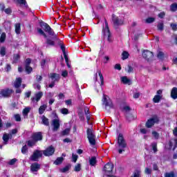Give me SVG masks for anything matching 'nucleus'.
<instances>
[{
  "mask_svg": "<svg viewBox=\"0 0 177 177\" xmlns=\"http://www.w3.org/2000/svg\"><path fill=\"white\" fill-rule=\"evenodd\" d=\"M102 106H105V109H111L113 107V102L111 101V99L106 95H103L102 99Z\"/></svg>",
  "mask_w": 177,
  "mask_h": 177,
  "instance_id": "obj_4",
  "label": "nucleus"
},
{
  "mask_svg": "<svg viewBox=\"0 0 177 177\" xmlns=\"http://www.w3.org/2000/svg\"><path fill=\"white\" fill-rule=\"evenodd\" d=\"M87 138L91 146L96 145V136H95V133H93V131L91 129H87Z\"/></svg>",
  "mask_w": 177,
  "mask_h": 177,
  "instance_id": "obj_3",
  "label": "nucleus"
},
{
  "mask_svg": "<svg viewBox=\"0 0 177 177\" xmlns=\"http://www.w3.org/2000/svg\"><path fill=\"white\" fill-rule=\"evenodd\" d=\"M171 12H176L177 10V4L176 3H174L171 6L170 8Z\"/></svg>",
  "mask_w": 177,
  "mask_h": 177,
  "instance_id": "obj_40",
  "label": "nucleus"
},
{
  "mask_svg": "<svg viewBox=\"0 0 177 177\" xmlns=\"http://www.w3.org/2000/svg\"><path fill=\"white\" fill-rule=\"evenodd\" d=\"M21 28H20V24H17L15 25V32L16 34H20Z\"/></svg>",
  "mask_w": 177,
  "mask_h": 177,
  "instance_id": "obj_34",
  "label": "nucleus"
},
{
  "mask_svg": "<svg viewBox=\"0 0 177 177\" xmlns=\"http://www.w3.org/2000/svg\"><path fill=\"white\" fill-rule=\"evenodd\" d=\"M46 109V105L44 104L41 106L39 109V113L44 114V111H45Z\"/></svg>",
  "mask_w": 177,
  "mask_h": 177,
  "instance_id": "obj_29",
  "label": "nucleus"
},
{
  "mask_svg": "<svg viewBox=\"0 0 177 177\" xmlns=\"http://www.w3.org/2000/svg\"><path fill=\"white\" fill-rule=\"evenodd\" d=\"M171 97L172 99H177V88L174 87L172 88L171 92Z\"/></svg>",
  "mask_w": 177,
  "mask_h": 177,
  "instance_id": "obj_22",
  "label": "nucleus"
},
{
  "mask_svg": "<svg viewBox=\"0 0 177 177\" xmlns=\"http://www.w3.org/2000/svg\"><path fill=\"white\" fill-rule=\"evenodd\" d=\"M52 125L53 127V131H57L60 128V120L58 118L54 119L52 122Z\"/></svg>",
  "mask_w": 177,
  "mask_h": 177,
  "instance_id": "obj_13",
  "label": "nucleus"
},
{
  "mask_svg": "<svg viewBox=\"0 0 177 177\" xmlns=\"http://www.w3.org/2000/svg\"><path fill=\"white\" fill-rule=\"evenodd\" d=\"M28 150V148L26 147V145H24L21 149V153L22 154H26Z\"/></svg>",
  "mask_w": 177,
  "mask_h": 177,
  "instance_id": "obj_44",
  "label": "nucleus"
},
{
  "mask_svg": "<svg viewBox=\"0 0 177 177\" xmlns=\"http://www.w3.org/2000/svg\"><path fill=\"white\" fill-rule=\"evenodd\" d=\"M153 53H151L149 50H145L142 52V57L145 59V60H147L148 62L149 60H151L153 59Z\"/></svg>",
  "mask_w": 177,
  "mask_h": 177,
  "instance_id": "obj_9",
  "label": "nucleus"
},
{
  "mask_svg": "<svg viewBox=\"0 0 177 177\" xmlns=\"http://www.w3.org/2000/svg\"><path fill=\"white\" fill-rule=\"evenodd\" d=\"M174 176H175V174L172 171H171L170 173H167L165 174V177H174Z\"/></svg>",
  "mask_w": 177,
  "mask_h": 177,
  "instance_id": "obj_56",
  "label": "nucleus"
},
{
  "mask_svg": "<svg viewBox=\"0 0 177 177\" xmlns=\"http://www.w3.org/2000/svg\"><path fill=\"white\" fill-rule=\"evenodd\" d=\"M30 108H25L23 110V115H27L28 114V113H30Z\"/></svg>",
  "mask_w": 177,
  "mask_h": 177,
  "instance_id": "obj_43",
  "label": "nucleus"
},
{
  "mask_svg": "<svg viewBox=\"0 0 177 177\" xmlns=\"http://www.w3.org/2000/svg\"><path fill=\"white\" fill-rule=\"evenodd\" d=\"M48 77L49 78H51L53 82H56V81H59L60 80V75L57 73H50Z\"/></svg>",
  "mask_w": 177,
  "mask_h": 177,
  "instance_id": "obj_15",
  "label": "nucleus"
},
{
  "mask_svg": "<svg viewBox=\"0 0 177 177\" xmlns=\"http://www.w3.org/2000/svg\"><path fill=\"white\" fill-rule=\"evenodd\" d=\"M4 27L6 30H10V22H5Z\"/></svg>",
  "mask_w": 177,
  "mask_h": 177,
  "instance_id": "obj_52",
  "label": "nucleus"
},
{
  "mask_svg": "<svg viewBox=\"0 0 177 177\" xmlns=\"http://www.w3.org/2000/svg\"><path fill=\"white\" fill-rule=\"evenodd\" d=\"M16 133H17V129H14L9 133L4 134L3 136L4 145H6V143H8V140H9V139H12L13 135H16Z\"/></svg>",
  "mask_w": 177,
  "mask_h": 177,
  "instance_id": "obj_7",
  "label": "nucleus"
},
{
  "mask_svg": "<svg viewBox=\"0 0 177 177\" xmlns=\"http://www.w3.org/2000/svg\"><path fill=\"white\" fill-rule=\"evenodd\" d=\"M131 177H140V169L135 170Z\"/></svg>",
  "mask_w": 177,
  "mask_h": 177,
  "instance_id": "obj_33",
  "label": "nucleus"
},
{
  "mask_svg": "<svg viewBox=\"0 0 177 177\" xmlns=\"http://www.w3.org/2000/svg\"><path fill=\"white\" fill-rule=\"evenodd\" d=\"M14 117H15V120L21 121V118L20 117V115L17 114V115H15Z\"/></svg>",
  "mask_w": 177,
  "mask_h": 177,
  "instance_id": "obj_58",
  "label": "nucleus"
},
{
  "mask_svg": "<svg viewBox=\"0 0 177 177\" xmlns=\"http://www.w3.org/2000/svg\"><path fill=\"white\" fill-rule=\"evenodd\" d=\"M176 146H177V140L176 139L171 140L169 141V149H172V147H173V150H175V149H176Z\"/></svg>",
  "mask_w": 177,
  "mask_h": 177,
  "instance_id": "obj_19",
  "label": "nucleus"
},
{
  "mask_svg": "<svg viewBox=\"0 0 177 177\" xmlns=\"http://www.w3.org/2000/svg\"><path fill=\"white\" fill-rule=\"evenodd\" d=\"M64 159L62 157L57 158V160L54 162V164L55 165H59V164H62L63 162V160Z\"/></svg>",
  "mask_w": 177,
  "mask_h": 177,
  "instance_id": "obj_27",
  "label": "nucleus"
},
{
  "mask_svg": "<svg viewBox=\"0 0 177 177\" xmlns=\"http://www.w3.org/2000/svg\"><path fill=\"white\" fill-rule=\"evenodd\" d=\"M26 71L27 74H30L32 71V68L30 66V63H31V59H26Z\"/></svg>",
  "mask_w": 177,
  "mask_h": 177,
  "instance_id": "obj_14",
  "label": "nucleus"
},
{
  "mask_svg": "<svg viewBox=\"0 0 177 177\" xmlns=\"http://www.w3.org/2000/svg\"><path fill=\"white\" fill-rule=\"evenodd\" d=\"M158 59H160V60H162V59H164V53L162 52H159L158 53Z\"/></svg>",
  "mask_w": 177,
  "mask_h": 177,
  "instance_id": "obj_51",
  "label": "nucleus"
},
{
  "mask_svg": "<svg viewBox=\"0 0 177 177\" xmlns=\"http://www.w3.org/2000/svg\"><path fill=\"white\" fill-rule=\"evenodd\" d=\"M145 174H147V175H150V174H151V169L149 168H146L145 171Z\"/></svg>",
  "mask_w": 177,
  "mask_h": 177,
  "instance_id": "obj_60",
  "label": "nucleus"
},
{
  "mask_svg": "<svg viewBox=\"0 0 177 177\" xmlns=\"http://www.w3.org/2000/svg\"><path fill=\"white\" fill-rule=\"evenodd\" d=\"M46 44L50 46H53L55 45V41L53 40H50V39H47Z\"/></svg>",
  "mask_w": 177,
  "mask_h": 177,
  "instance_id": "obj_39",
  "label": "nucleus"
},
{
  "mask_svg": "<svg viewBox=\"0 0 177 177\" xmlns=\"http://www.w3.org/2000/svg\"><path fill=\"white\" fill-rule=\"evenodd\" d=\"M21 85V78L17 77L15 81L14 82V86L15 88H19Z\"/></svg>",
  "mask_w": 177,
  "mask_h": 177,
  "instance_id": "obj_24",
  "label": "nucleus"
},
{
  "mask_svg": "<svg viewBox=\"0 0 177 177\" xmlns=\"http://www.w3.org/2000/svg\"><path fill=\"white\" fill-rule=\"evenodd\" d=\"M43 154L42 151L35 150L30 157V161H38V160L42 157Z\"/></svg>",
  "mask_w": 177,
  "mask_h": 177,
  "instance_id": "obj_6",
  "label": "nucleus"
},
{
  "mask_svg": "<svg viewBox=\"0 0 177 177\" xmlns=\"http://www.w3.org/2000/svg\"><path fill=\"white\" fill-rule=\"evenodd\" d=\"M97 74L100 77V86H103L104 85V79L103 78V75L102 74V72L100 71H97V72L95 73L94 76L95 81H97Z\"/></svg>",
  "mask_w": 177,
  "mask_h": 177,
  "instance_id": "obj_11",
  "label": "nucleus"
},
{
  "mask_svg": "<svg viewBox=\"0 0 177 177\" xmlns=\"http://www.w3.org/2000/svg\"><path fill=\"white\" fill-rule=\"evenodd\" d=\"M10 93H12V90L10 89H6V90H2L0 92V96H1V97H8V96L10 95Z\"/></svg>",
  "mask_w": 177,
  "mask_h": 177,
  "instance_id": "obj_16",
  "label": "nucleus"
},
{
  "mask_svg": "<svg viewBox=\"0 0 177 177\" xmlns=\"http://www.w3.org/2000/svg\"><path fill=\"white\" fill-rule=\"evenodd\" d=\"M60 113H62V114H64V115H67L68 114V109L66 108H63L60 109Z\"/></svg>",
  "mask_w": 177,
  "mask_h": 177,
  "instance_id": "obj_41",
  "label": "nucleus"
},
{
  "mask_svg": "<svg viewBox=\"0 0 177 177\" xmlns=\"http://www.w3.org/2000/svg\"><path fill=\"white\" fill-rule=\"evenodd\" d=\"M127 73H132L133 71V68L131 66H127V68H126Z\"/></svg>",
  "mask_w": 177,
  "mask_h": 177,
  "instance_id": "obj_57",
  "label": "nucleus"
},
{
  "mask_svg": "<svg viewBox=\"0 0 177 177\" xmlns=\"http://www.w3.org/2000/svg\"><path fill=\"white\" fill-rule=\"evenodd\" d=\"M84 113H85L86 115H87L86 118H87L88 124H92V122H91V121H90L91 120V117H89V115H88V114H89V109L85 108Z\"/></svg>",
  "mask_w": 177,
  "mask_h": 177,
  "instance_id": "obj_25",
  "label": "nucleus"
},
{
  "mask_svg": "<svg viewBox=\"0 0 177 177\" xmlns=\"http://www.w3.org/2000/svg\"><path fill=\"white\" fill-rule=\"evenodd\" d=\"M41 169V165L38 162H33L30 165V172L37 175V172Z\"/></svg>",
  "mask_w": 177,
  "mask_h": 177,
  "instance_id": "obj_8",
  "label": "nucleus"
},
{
  "mask_svg": "<svg viewBox=\"0 0 177 177\" xmlns=\"http://www.w3.org/2000/svg\"><path fill=\"white\" fill-rule=\"evenodd\" d=\"M109 60H110V57L105 56L104 57V64H107V63H109Z\"/></svg>",
  "mask_w": 177,
  "mask_h": 177,
  "instance_id": "obj_55",
  "label": "nucleus"
},
{
  "mask_svg": "<svg viewBox=\"0 0 177 177\" xmlns=\"http://www.w3.org/2000/svg\"><path fill=\"white\" fill-rule=\"evenodd\" d=\"M161 97H162L161 95H155L153 99V103H159L160 100H161Z\"/></svg>",
  "mask_w": 177,
  "mask_h": 177,
  "instance_id": "obj_26",
  "label": "nucleus"
},
{
  "mask_svg": "<svg viewBox=\"0 0 177 177\" xmlns=\"http://www.w3.org/2000/svg\"><path fill=\"white\" fill-rule=\"evenodd\" d=\"M152 147H153V150L154 153H156V151H157V144H153Z\"/></svg>",
  "mask_w": 177,
  "mask_h": 177,
  "instance_id": "obj_64",
  "label": "nucleus"
},
{
  "mask_svg": "<svg viewBox=\"0 0 177 177\" xmlns=\"http://www.w3.org/2000/svg\"><path fill=\"white\" fill-rule=\"evenodd\" d=\"M42 151H43V154H44L46 157H49L50 156H53V154L55 153V148L50 146Z\"/></svg>",
  "mask_w": 177,
  "mask_h": 177,
  "instance_id": "obj_12",
  "label": "nucleus"
},
{
  "mask_svg": "<svg viewBox=\"0 0 177 177\" xmlns=\"http://www.w3.org/2000/svg\"><path fill=\"white\" fill-rule=\"evenodd\" d=\"M75 171L76 172H79V171H81V164H77L76 166H75Z\"/></svg>",
  "mask_w": 177,
  "mask_h": 177,
  "instance_id": "obj_50",
  "label": "nucleus"
},
{
  "mask_svg": "<svg viewBox=\"0 0 177 177\" xmlns=\"http://www.w3.org/2000/svg\"><path fill=\"white\" fill-rule=\"evenodd\" d=\"M62 75V77H67V75H68V72H67V71H63Z\"/></svg>",
  "mask_w": 177,
  "mask_h": 177,
  "instance_id": "obj_63",
  "label": "nucleus"
},
{
  "mask_svg": "<svg viewBox=\"0 0 177 177\" xmlns=\"http://www.w3.org/2000/svg\"><path fill=\"white\" fill-rule=\"evenodd\" d=\"M72 159H73V162H77V160H78V155L73 153Z\"/></svg>",
  "mask_w": 177,
  "mask_h": 177,
  "instance_id": "obj_47",
  "label": "nucleus"
},
{
  "mask_svg": "<svg viewBox=\"0 0 177 177\" xmlns=\"http://www.w3.org/2000/svg\"><path fill=\"white\" fill-rule=\"evenodd\" d=\"M171 30H173L174 31H176L177 30V24H170Z\"/></svg>",
  "mask_w": 177,
  "mask_h": 177,
  "instance_id": "obj_53",
  "label": "nucleus"
},
{
  "mask_svg": "<svg viewBox=\"0 0 177 177\" xmlns=\"http://www.w3.org/2000/svg\"><path fill=\"white\" fill-rule=\"evenodd\" d=\"M156 122H158V118L153 117L149 120H147L146 122V127L147 128H151L154 124H156Z\"/></svg>",
  "mask_w": 177,
  "mask_h": 177,
  "instance_id": "obj_10",
  "label": "nucleus"
},
{
  "mask_svg": "<svg viewBox=\"0 0 177 177\" xmlns=\"http://www.w3.org/2000/svg\"><path fill=\"white\" fill-rule=\"evenodd\" d=\"M32 139H34L36 142H38V140H42V134L41 132L34 133L32 136Z\"/></svg>",
  "mask_w": 177,
  "mask_h": 177,
  "instance_id": "obj_20",
  "label": "nucleus"
},
{
  "mask_svg": "<svg viewBox=\"0 0 177 177\" xmlns=\"http://www.w3.org/2000/svg\"><path fill=\"white\" fill-rule=\"evenodd\" d=\"M5 39H6V33L3 32L0 37V42H5Z\"/></svg>",
  "mask_w": 177,
  "mask_h": 177,
  "instance_id": "obj_38",
  "label": "nucleus"
},
{
  "mask_svg": "<svg viewBox=\"0 0 177 177\" xmlns=\"http://www.w3.org/2000/svg\"><path fill=\"white\" fill-rule=\"evenodd\" d=\"M71 130V128H67L65 130H64L62 132V135L63 136H66V135H68L70 133V131Z\"/></svg>",
  "mask_w": 177,
  "mask_h": 177,
  "instance_id": "obj_31",
  "label": "nucleus"
},
{
  "mask_svg": "<svg viewBox=\"0 0 177 177\" xmlns=\"http://www.w3.org/2000/svg\"><path fill=\"white\" fill-rule=\"evenodd\" d=\"M37 143V141L32 138V140H30L28 141V146H34Z\"/></svg>",
  "mask_w": 177,
  "mask_h": 177,
  "instance_id": "obj_36",
  "label": "nucleus"
},
{
  "mask_svg": "<svg viewBox=\"0 0 177 177\" xmlns=\"http://www.w3.org/2000/svg\"><path fill=\"white\" fill-rule=\"evenodd\" d=\"M0 55L1 56H5L6 55V48L3 46L0 48Z\"/></svg>",
  "mask_w": 177,
  "mask_h": 177,
  "instance_id": "obj_30",
  "label": "nucleus"
},
{
  "mask_svg": "<svg viewBox=\"0 0 177 177\" xmlns=\"http://www.w3.org/2000/svg\"><path fill=\"white\" fill-rule=\"evenodd\" d=\"M154 21V18L153 17H149L146 19V23L150 24L153 23Z\"/></svg>",
  "mask_w": 177,
  "mask_h": 177,
  "instance_id": "obj_54",
  "label": "nucleus"
},
{
  "mask_svg": "<svg viewBox=\"0 0 177 177\" xmlns=\"http://www.w3.org/2000/svg\"><path fill=\"white\" fill-rule=\"evenodd\" d=\"M89 162H90V165H95L96 164V158L95 157H92L90 160H89Z\"/></svg>",
  "mask_w": 177,
  "mask_h": 177,
  "instance_id": "obj_35",
  "label": "nucleus"
},
{
  "mask_svg": "<svg viewBox=\"0 0 177 177\" xmlns=\"http://www.w3.org/2000/svg\"><path fill=\"white\" fill-rule=\"evenodd\" d=\"M140 132L143 135H146V133H148L149 131L147 129H140Z\"/></svg>",
  "mask_w": 177,
  "mask_h": 177,
  "instance_id": "obj_48",
  "label": "nucleus"
},
{
  "mask_svg": "<svg viewBox=\"0 0 177 177\" xmlns=\"http://www.w3.org/2000/svg\"><path fill=\"white\" fill-rule=\"evenodd\" d=\"M115 147L119 154H122V153L125 151L127 141H125V138H124V135H122V133H119Z\"/></svg>",
  "mask_w": 177,
  "mask_h": 177,
  "instance_id": "obj_1",
  "label": "nucleus"
},
{
  "mask_svg": "<svg viewBox=\"0 0 177 177\" xmlns=\"http://www.w3.org/2000/svg\"><path fill=\"white\" fill-rule=\"evenodd\" d=\"M44 94L42 93V92H39L37 93H36L35 95V97L32 98V102H39V100H41V97H42V95Z\"/></svg>",
  "mask_w": 177,
  "mask_h": 177,
  "instance_id": "obj_18",
  "label": "nucleus"
},
{
  "mask_svg": "<svg viewBox=\"0 0 177 177\" xmlns=\"http://www.w3.org/2000/svg\"><path fill=\"white\" fill-rule=\"evenodd\" d=\"M139 96H140V93H135L133 95V97L134 99H139Z\"/></svg>",
  "mask_w": 177,
  "mask_h": 177,
  "instance_id": "obj_62",
  "label": "nucleus"
},
{
  "mask_svg": "<svg viewBox=\"0 0 177 177\" xmlns=\"http://www.w3.org/2000/svg\"><path fill=\"white\" fill-rule=\"evenodd\" d=\"M113 24L114 26H121V24H122V21L118 17H113Z\"/></svg>",
  "mask_w": 177,
  "mask_h": 177,
  "instance_id": "obj_23",
  "label": "nucleus"
},
{
  "mask_svg": "<svg viewBox=\"0 0 177 177\" xmlns=\"http://www.w3.org/2000/svg\"><path fill=\"white\" fill-rule=\"evenodd\" d=\"M50 61L49 59H43L41 62V66L44 67L46 63H48Z\"/></svg>",
  "mask_w": 177,
  "mask_h": 177,
  "instance_id": "obj_46",
  "label": "nucleus"
},
{
  "mask_svg": "<svg viewBox=\"0 0 177 177\" xmlns=\"http://www.w3.org/2000/svg\"><path fill=\"white\" fill-rule=\"evenodd\" d=\"M37 32L40 35H43V37H44V38H46V34H45V32H44V30H42V29L41 28H37Z\"/></svg>",
  "mask_w": 177,
  "mask_h": 177,
  "instance_id": "obj_37",
  "label": "nucleus"
},
{
  "mask_svg": "<svg viewBox=\"0 0 177 177\" xmlns=\"http://www.w3.org/2000/svg\"><path fill=\"white\" fill-rule=\"evenodd\" d=\"M19 59H20V55H19V54L15 55L14 57H13L14 63H16L17 62V60H19Z\"/></svg>",
  "mask_w": 177,
  "mask_h": 177,
  "instance_id": "obj_49",
  "label": "nucleus"
},
{
  "mask_svg": "<svg viewBox=\"0 0 177 177\" xmlns=\"http://www.w3.org/2000/svg\"><path fill=\"white\" fill-rule=\"evenodd\" d=\"M61 49L64 53V57L65 59V62L66 63V66H68V68H70V67H71V66L70 65V64H68V57H67V54H66V49L64 48V46L62 45Z\"/></svg>",
  "mask_w": 177,
  "mask_h": 177,
  "instance_id": "obj_17",
  "label": "nucleus"
},
{
  "mask_svg": "<svg viewBox=\"0 0 177 177\" xmlns=\"http://www.w3.org/2000/svg\"><path fill=\"white\" fill-rule=\"evenodd\" d=\"M102 34L104 38H107V41L109 42H111L113 40L111 39V34L110 33V29L109 28V24H107V21L105 20V27L102 29Z\"/></svg>",
  "mask_w": 177,
  "mask_h": 177,
  "instance_id": "obj_5",
  "label": "nucleus"
},
{
  "mask_svg": "<svg viewBox=\"0 0 177 177\" xmlns=\"http://www.w3.org/2000/svg\"><path fill=\"white\" fill-rule=\"evenodd\" d=\"M41 27L44 29L46 32H48L49 35L53 37V39H57V35L55 33L53 30H52V28L49 26L47 24H45L44 22L40 24Z\"/></svg>",
  "mask_w": 177,
  "mask_h": 177,
  "instance_id": "obj_2",
  "label": "nucleus"
},
{
  "mask_svg": "<svg viewBox=\"0 0 177 177\" xmlns=\"http://www.w3.org/2000/svg\"><path fill=\"white\" fill-rule=\"evenodd\" d=\"M16 161H17V159H16V158L10 160L9 162L10 165H14L15 164Z\"/></svg>",
  "mask_w": 177,
  "mask_h": 177,
  "instance_id": "obj_59",
  "label": "nucleus"
},
{
  "mask_svg": "<svg viewBox=\"0 0 177 177\" xmlns=\"http://www.w3.org/2000/svg\"><path fill=\"white\" fill-rule=\"evenodd\" d=\"M42 123L44 124V125H49V120H48V118H46L45 116L42 117Z\"/></svg>",
  "mask_w": 177,
  "mask_h": 177,
  "instance_id": "obj_32",
  "label": "nucleus"
},
{
  "mask_svg": "<svg viewBox=\"0 0 177 177\" xmlns=\"http://www.w3.org/2000/svg\"><path fill=\"white\" fill-rule=\"evenodd\" d=\"M158 30L160 31H162L164 30V24L163 23H159L158 24Z\"/></svg>",
  "mask_w": 177,
  "mask_h": 177,
  "instance_id": "obj_45",
  "label": "nucleus"
},
{
  "mask_svg": "<svg viewBox=\"0 0 177 177\" xmlns=\"http://www.w3.org/2000/svg\"><path fill=\"white\" fill-rule=\"evenodd\" d=\"M128 57H129V53H128V52L127 51H124L122 54V60H126V59H127Z\"/></svg>",
  "mask_w": 177,
  "mask_h": 177,
  "instance_id": "obj_28",
  "label": "nucleus"
},
{
  "mask_svg": "<svg viewBox=\"0 0 177 177\" xmlns=\"http://www.w3.org/2000/svg\"><path fill=\"white\" fill-rule=\"evenodd\" d=\"M114 68L115 70H118L120 71H121V65L117 64L115 65Z\"/></svg>",
  "mask_w": 177,
  "mask_h": 177,
  "instance_id": "obj_61",
  "label": "nucleus"
},
{
  "mask_svg": "<svg viewBox=\"0 0 177 177\" xmlns=\"http://www.w3.org/2000/svg\"><path fill=\"white\" fill-rule=\"evenodd\" d=\"M121 82L126 85H131V80L127 77V76H123L120 78Z\"/></svg>",
  "mask_w": 177,
  "mask_h": 177,
  "instance_id": "obj_21",
  "label": "nucleus"
},
{
  "mask_svg": "<svg viewBox=\"0 0 177 177\" xmlns=\"http://www.w3.org/2000/svg\"><path fill=\"white\" fill-rule=\"evenodd\" d=\"M152 136L155 139H158L160 138V134L157 131H152Z\"/></svg>",
  "mask_w": 177,
  "mask_h": 177,
  "instance_id": "obj_42",
  "label": "nucleus"
}]
</instances>
